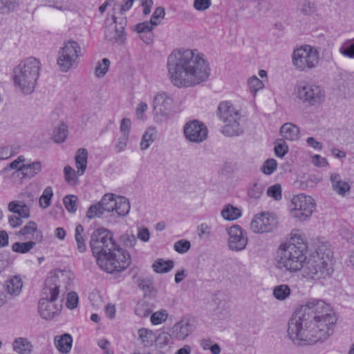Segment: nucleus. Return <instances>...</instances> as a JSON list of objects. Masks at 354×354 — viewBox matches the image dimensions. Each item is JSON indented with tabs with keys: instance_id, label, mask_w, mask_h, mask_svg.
<instances>
[{
	"instance_id": "51",
	"label": "nucleus",
	"mask_w": 354,
	"mask_h": 354,
	"mask_svg": "<svg viewBox=\"0 0 354 354\" xmlns=\"http://www.w3.org/2000/svg\"><path fill=\"white\" fill-rule=\"evenodd\" d=\"M120 240L127 248H133L137 241L136 236L132 234H124L120 236Z\"/></svg>"
},
{
	"instance_id": "37",
	"label": "nucleus",
	"mask_w": 354,
	"mask_h": 354,
	"mask_svg": "<svg viewBox=\"0 0 354 354\" xmlns=\"http://www.w3.org/2000/svg\"><path fill=\"white\" fill-rule=\"evenodd\" d=\"M36 243L35 241H28L25 243L16 242L12 245V250L15 252L25 254L32 249Z\"/></svg>"
},
{
	"instance_id": "44",
	"label": "nucleus",
	"mask_w": 354,
	"mask_h": 354,
	"mask_svg": "<svg viewBox=\"0 0 354 354\" xmlns=\"http://www.w3.org/2000/svg\"><path fill=\"white\" fill-rule=\"evenodd\" d=\"M65 180L70 185H73L77 183L76 172L71 166H66L64 168Z\"/></svg>"
},
{
	"instance_id": "25",
	"label": "nucleus",
	"mask_w": 354,
	"mask_h": 354,
	"mask_svg": "<svg viewBox=\"0 0 354 354\" xmlns=\"http://www.w3.org/2000/svg\"><path fill=\"white\" fill-rule=\"evenodd\" d=\"M330 181L333 189L339 195H344V194L350 189L348 183L342 180L338 174H332L330 176Z\"/></svg>"
},
{
	"instance_id": "28",
	"label": "nucleus",
	"mask_w": 354,
	"mask_h": 354,
	"mask_svg": "<svg viewBox=\"0 0 354 354\" xmlns=\"http://www.w3.org/2000/svg\"><path fill=\"white\" fill-rule=\"evenodd\" d=\"M221 216L225 220H236L241 216V211L231 204L226 205L221 211Z\"/></svg>"
},
{
	"instance_id": "22",
	"label": "nucleus",
	"mask_w": 354,
	"mask_h": 354,
	"mask_svg": "<svg viewBox=\"0 0 354 354\" xmlns=\"http://www.w3.org/2000/svg\"><path fill=\"white\" fill-rule=\"evenodd\" d=\"M32 348V343L25 337L16 338L12 342V348L18 354H30Z\"/></svg>"
},
{
	"instance_id": "7",
	"label": "nucleus",
	"mask_w": 354,
	"mask_h": 354,
	"mask_svg": "<svg viewBox=\"0 0 354 354\" xmlns=\"http://www.w3.org/2000/svg\"><path fill=\"white\" fill-rule=\"evenodd\" d=\"M333 254L330 250L319 247L316 254L307 261L304 271L306 275L315 280L330 277L333 272Z\"/></svg>"
},
{
	"instance_id": "52",
	"label": "nucleus",
	"mask_w": 354,
	"mask_h": 354,
	"mask_svg": "<svg viewBox=\"0 0 354 354\" xmlns=\"http://www.w3.org/2000/svg\"><path fill=\"white\" fill-rule=\"evenodd\" d=\"M155 26L152 25L150 21H146L142 23L138 24L136 30L139 33H149Z\"/></svg>"
},
{
	"instance_id": "16",
	"label": "nucleus",
	"mask_w": 354,
	"mask_h": 354,
	"mask_svg": "<svg viewBox=\"0 0 354 354\" xmlns=\"http://www.w3.org/2000/svg\"><path fill=\"white\" fill-rule=\"evenodd\" d=\"M184 134L189 141L200 143L207 138V129L203 123L194 120L186 123Z\"/></svg>"
},
{
	"instance_id": "18",
	"label": "nucleus",
	"mask_w": 354,
	"mask_h": 354,
	"mask_svg": "<svg viewBox=\"0 0 354 354\" xmlns=\"http://www.w3.org/2000/svg\"><path fill=\"white\" fill-rule=\"evenodd\" d=\"M59 280L57 275L48 277L45 281L40 299L56 302L59 295Z\"/></svg>"
},
{
	"instance_id": "59",
	"label": "nucleus",
	"mask_w": 354,
	"mask_h": 354,
	"mask_svg": "<svg viewBox=\"0 0 354 354\" xmlns=\"http://www.w3.org/2000/svg\"><path fill=\"white\" fill-rule=\"evenodd\" d=\"M131 120L129 118H124L120 123V131L123 136H129L131 129Z\"/></svg>"
},
{
	"instance_id": "34",
	"label": "nucleus",
	"mask_w": 354,
	"mask_h": 354,
	"mask_svg": "<svg viewBox=\"0 0 354 354\" xmlns=\"http://www.w3.org/2000/svg\"><path fill=\"white\" fill-rule=\"evenodd\" d=\"M138 335L145 346H151L156 338L152 330L144 328L138 330Z\"/></svg>"
},
{
	"instance_id": "1",
	"label": "nucleus",
	"mask_w": 354,
	"mask_h": 354,
	"mask_svg": "<svg viewBox=\"0 0 354 354\" xmlns=\"http://www.w3.org/2000/svg\"><path fill=\"white\" fill-rule=\"evenodd\" d=\"M167 66L171 83L178 88L198 85L210 75L207 61L196 50H174L167 58Z\"/></svg>"
},
{
	"instance_id": "21",
	"label": "nucleus",
	"mask_w": 354,
	"mask_h": 354,
	"mask_svg": "<svg viewBox=\"0 0 354 354\" xmlns=\"http://www.w3.org/2000/svg\"><path fill=\"white\" fill-rule=\"evenodd\" d=\"M41 169V164L39 161L34 162L31 164L22 165L17 172L21 174L22 178H30L37 174Z\"/></svg>"
},
{
	"instance_id": "3",
	"label": "nucleus",
	"mask_w": 354,
	"mask_h": 354,
	"mask_svg": "<svg viewBox=\"0 0 354 354\" xmlns=\"http://www.w3.org/2000/svg\"><path fill=\"white\" fill-rule=\"evenodd\" d=\"M328 330L320 329L314 325L309 313L301 306L296 310L288 322V335L299 345L314 344L327 339Z\"/></svg>"
},
{
	"instance_id": "12",
	"label": "nucleus",
	"mask_w": 354,
	"mask_h": 354,
	"mask_svg": "<svg viewBox=\"0 0 354 354\" xmlns=\"http://www.w3.org/2000/svg\"><path fill=\"white\" fill-rule=\"evenodd\" d=\"M291 214L299 220H306L311 216L315 209V203L310 196L300 194L295 196L292 201Z\"/></svg>"
},
{
	"instance_id": "6",
	"label": "nucleus",
	"mask_w": 354,
	"mask_h": 354,
	"mask_svg": "<svg viewBox=\"0 0 354 354\" xmlns=\"http://www.w3.org/2000/svg\"><path fill=\"white\" fill-rule=\"evenodd\" d=\"M302 307L306 313H309L310 319L317 328L324 330V332L328 330L327 338L333 333V326L337 322V317L330 305L319 300Z\"/></svg>"
},
{
	"instance_id": "4",
	"label": "nucleus",
	"mask_w": 354,
	"mask_h": 354,
	"mask_svg": "<svg viewBox=\"0 0 354 354\" xmlns=\"http://www.w3.org/2000/svg\"><path fill=\"white\" fill-rule=\"evenodd\" d=\"M41 69L40 61L28 57L13 69V80L16 88L25 95L31 94L35 88Z\"/></svg>"
},
{
	"instance_id": "8",
	"label": "nucleus",
	"mask_w": 354,
	"mask_h": 354,
	"mask_svg": "<svg viewBox=\"0 0 354 354\" xmlns=\"http://www.w3.org/2000/svg\"><path fill=\"white\" fill-rule=\"evenodd\" d=\"M218 115L225 124L222 128V133L227 136H236L243 133L240 127V114L229 102L219 104Z\"/></svg>"
},
{
	"instance_id": "50",
	"label": "nucleus",
	"mask_w": 354,
	"mask_h": 354,
	"mask_svg": "<svg viewBox=\"0 0 354 354\" xmlns=\"http://www.w3.org/2000/svg\"><path fill=\"white\" fill-rule=\"evenodd\" d=\"M268 196L272 197L276 201L281 198V187L279 184H275L269 187L267 189Z\"/></svg>"
},
{
	"instance_id": "61",
	"label": "nucleus",
	"mask_w": 354,
	"mask_h": 354,
	"mask_svg": "<svg viewBox=\"0 0 354 354\" xmlns=\"http://www.w3.org/2000/svg\"><path fill=\"white\" fill-rule=\"evenodd\" d=\"M2 6L7 8L8 11L15 10L18 6L16 0H0Z\"/></svg>"
},
{
	"instance_id": "15",
	"label": "nucleus",
	"mask_w": 354,
	"mask_h": 354,
	"mask_svg": "<svg viewBox=\"0 0 354 354\" xmlns=\"http://www.w3.org/2000/svg\"><path fill=\"white\" fill-rule=\"evenodd\" d=\"M115 205V195L113 194H106L100 201L90 206L86 212V216L90 219L100 217L104 212H113Z\"/></svg>"
},
{
	"instance_id": "56",
	"label": "nucleus",
	"mask_w": 354,
	"mask_h": 354,
	"mask_svg": "<svg viewBox=\"0 0 354 354\" xmlns=\"http://www.w3.org/2000/svg\"><path fill=\"white\" fill-rule=\"evenodd\" d=\"M12 261L9 259L8 252L0 253V273L12 264Z\"/></svg>"
},
{
	"instance_id": "47",
	"label": "nucleus",
	"mask_w": 354,
	"mask_h": 354,
	"mask_svg": "<svg viewBox=\"0 0 354 354\" xmlns=\"http://www.w3.org/2000/svg\"><path fill=\"white\" fill-rule=\"evenodd\" d=\"M167 311L162 310L153 313L151 316V322L153 325H158L165 322L167 318Z\"/></svg>"
},
{
	"instance_id": "42",
	"label": "nucleus",
	"mask_w": 354,
	"mask_h": 354,
	"mask_svg": "<svg viewBox=\"0 0 354 354\" xmlns=\"http://www.w3.org/2000/svg\"><path fill=\"white\" fill-rule=\"evenodd\" d=\"M277 167V162L276 160L273 158L267 159L263 164L261 170L266 175L272 174Z\"/></svg>"
},
{
	"instance_id": "43",
	"label": "nucleus",
	"mask_w": 354,
	"mask_h": 354,
	"mask_svg": "<svg viewBox=\"0 0 354 354\" xmlns=\"http://www.w3.org/2000/svg\"><path fill=\"white\" fill-rule=\"evenodd\" d=\"M110 65V61L107 58H104L102 59L101 62H98L97 65L95 68V75L98 77H104L106 73L108 68Z\"/></svg>"
},
{
	"instance_id": "31",
	"label": "nucleus",
	"mask_w": 354,
	"mask_h": 354,
	"mask_svg": "<svg viewBox=\"0 0 354 354\" xmlns=\"http://www.w3.org/2000/svg\"><path fill=\"white\" fill-rule=\"evenodd\" d=\"M119 216L127 215L130 210V203L129 200L124 196H119L116 201L115 207L114 209Z\"/></svg>"
},
{
	"instance_id": "55",
	"label": "nucleus",
	"mask_w": 354,
	"mask_h": 354,
	"mask_svg": "<svg viewBox=\"0 0 354 354\" xmlns=\"http://www.w3.org/2000/svg\"><path fill=\"white\" fill-rule=\"evenodd\" d=\"M78 296L75 292H70L67 295L66 306L70 309H74L77 306Z\"/></svg>"
},
{
	"instance_id": "57",
	"label": "nucleus",
	"mask_w": 354,
	"mask_h": 354,
	"mask_svg": "<svg viewBox=\"0 0 354 354\" xmlns=\"http://www.w3.org/2000/svg\"><path fill=\"white\" fill-rule=\"evenodd\" d=\"M37 230V224L34 221H29L23 228L19 231L21 235L30 234Z\"/></svg>"
},
{
	"instance_id": "46",
	"label": "nucleus",
	"mask_w": 354,
	"mask_h": 354,
	"mask_svg": "<svg viewBox=\"0 0 354 354\" xmlns=\"http://www.w3.org/2000/svg\"><path fill=\"white\" fill-rule=\"evenodd\" d=\"M135 313L141 317H147L152 313V310L149 308L147 304L139 302L136 306Z\"/></svg>"
},
{
	"instance_id": "60",
	"label": "nucleus",
	"mask_w": 354,
	"mask_h": 354,
	"mask_svg": "<svg viewBox=\"0 0 354 354\" xmlns=\"http://www.w3.org/2000/svg\"><path fill=\"white\" fill-rule=\"evenodd\" d=\"M129 136L122 135L115 145V148L118 152H120L124 149L127 146Z\"/></svg>"
},
{
	"instance_id": "48",
	"label": "nucleus",
	"mask_w": 354,
	"mask_h": 354,
	"mask_svg": "<svg viewBox=\"0 0 354 354\" xmlns=\"http://www.w3.org/2000/svg\"><path fill=\"white\" fill-rule=\"evenodd\" d=\"M165 12L164 8L163 7H158L155 10V11L153 12V13L151 17L150 21H151V24L155 26H158L160 23V19H163L165 17Z\"/></svg>"
},
{
	"instance_id": "27",
	"label": "nucleus",
	"mask_w": 354,
	"mask_h": 354,
	"mask_svg": "<svg viewBox=\"0 0 354 354\" xmlns=\"http://www.w3.org/2000/svg\"><path fill=\"white\" fill-rule=\"evenodd\" d=\"M84 232V227L80 224L77 225L75 231V239L77 243V249L81 253L86 252L87 250Z\"/></svg>"
},
{
	"instance_id": "20",
	"label": "nucleus",
	"mask_w": 354,
	"mask_h": 354,
	"mask_svg": "<svg viewBox=\"0 0 354 354\" xmlns=\"http://www.w3.org/2000/svg\"><path fill=\"white\" fill-rule=\"evenodd\" d=\"M192 325L188 321H180L174 324L172 328L173 335L179 340H184L191 333Z\"/></svg>"
},
{
	"instance_id": "33",
	"label": "nucleus",
	"mask_w": 354,
	"mask_h": 354,
	"mask_svg": "<svg viewBox=\"0 0 354 354\" xmlns=\"http://www.w3.org/2000/svg\"><path fill=\"white\" fill-rule=\"evenodd\" d=\"M68 136V127L64 124H61L55 127L53 133V138L57 143L64 142Z\"/></svg>"
},
{
	"instance_id": "41",
	"label": "nucleus",
	"mask_w": 354,
	"mask_h": 354,
	"mask_svg": "<svg viewBox=\"0 0 354 354\" xmlns=\"http://www.w3.org/2000/svg\"><path fill=\"white\" fill-rule=\"evenodd\" d=\"M274 153L277 157L283 158L288 152V146L282 140H277L274 143Z\"/></svg>"
},
{
	"instance_id": "5",
	"label": "nucleus",
	"mask_w": 354,
	"mask_h": 354,
	"mask_svg": "<svg viewBox=\"0 0 354 354\" xmlns=\"http://www.w3.org/2000/svg\"><path fill=\"white\" fill-rule=\"evenodd\" d=\"M306 251L307 246L304 243L281 244L277 250V267L290 272L300 270L306 260Z\"/></svg>"
},
{
	"instance_id": "58",
	"label": "nucleus",
	"mask_w": 354,
	"mask_h": 354,
	"mask_svg": "<svg viewBox=\"0 0 354 354\" xmlns=\"http://www.w3.org/2000/svg\"><path fill=\"white\" fill-rule=\"evenodd\" d=\"M211 6V0H194V8L196 10L203 11L209 8Z\"/></svg>"
},
{
	"instance_id": "14",
	"label": "nucleus",
	"mask_w": 354,
	"mask_h": 354,
	"mask_svg": "<svg viewBox=\"0 0 354 354\" xmlns=\"http://www.w3.org/2000/svg\"><path fill=\"white\" fill-rule=\"evenodd\" d=\"M153 105L154 112L165 120L174 112L175 106L174 99L165 92L158 93L154 96Z\"/></svg>"
},
{
	"instance_id": "63",
	"label": "nucleus",
	"mask_w": 354,
	"mask_h": 354,
	"mask_svg": "<svg viewBox=\"0 0 354 354\" xmlns=\"http://www.w3.org/2000/svg\"><path fill=\"white\" fill-rule=\"evenodd\" d=\"M312 161L317 167H325L328 165L326 159L321 157L319 155L314 156Z\"/></svg>"
},
{
	"instance_id": "32",
	"label": "nucleus",
	"mask_w": 354,
	"mask_h": 354,
	"mask_svg": "<svg viewBox=\"0 0 354 354\" xmlns=\"http://www.w3.org/2000/svg\"><path fill=\"white\" fill-rule=\"evenodd\" d=\"M156 131L154 128H149L143 134L140 144V149L145 150L149 147L155 140Z\"/></svg>"
},
{
	"instance_id": "26",
	"label": "nucleus",
	"mask_w": 354,
	"mask_h": 354,
	"mask_svg": "<svg viewBox=\"0 0 354 354\" xmlns=\"http://www.w3.org/2000/svg\"><path fill=\"white\" fill-rule=\"evenodd\" d=\"M88 152L86 149H79L75 156V165L77 169V174L83 175L87 165Z\"/></svg>"
},
{
	"instance_id": "29",
	"label": "nucleus",
	"mask_w": 354,
	"mask_h": 354,
	"mask_svg": "<svg viewBox=\"0 0 354 354\" xmlns=\"http://www.w3.org/2000/svg\"><path fill=\"white\" fill-rule=\"evenodd\" d=\"M174 261L172 260L165 261L162 259H158L153 263V270L158 273L168 272L174 268Z\"/></svg>"
},
{
	"instance_id": "64",
	"label": "nucleus",
	"mask_w": 354,
	"mask_h": 354,
	"mask_svg": "<svg viewBox=\"0 0 354 354\" xmlns=\"http://www.w3.org/2000/svg\"><path fill=\"white\" fill-rule=\"evenodd\" d=\"M156 339L160 344L167 345L171 339V335L167 333H161Z\"/></svg>"
},
{
	"instance_id": "9",
	"label": "nucleus",
	"mask_w": 354,
	"mask_h": 354,
	"mask_svg": "<svg viewBox=\"0 0 354 354\" xmlns=\"http://www.w3.org/2000/svg\"><path fill=\"white\" fill-rule=\"evenodd\" d=\"M319 52L316 48L306 45L295 49L292 55L294 66L300 71L313 69L319 63Z\"/></svg>"
},
{
	"instance_id": "39",
	"label": "nucleus",
	"mask_w": 354,
	"mask_h": 354,
	"mask_svg": "<svg viewBox=\"0 0 354 354\" xmlns=\"http://www.w3.org/2000/svg\"><path fill=\"white\" fill-rule=\"evenodd\" d=\"M77 197L75 195L66 196L63 199V203L66 210L71 213L76 212L77 208Z\"/></svg>"
},
{
	"instance_id": "23",
	"label": "nucleus",
	"mask_w": 354,
	"mask_h": 354,
	"mask_svg": "<svg viewBox=\"0 0 354 354\" xmlns=\"http://www.w3.org/2000/svg\"><path fill=\"white\" fill-rule=\"evenodd\" d=\"M73 339L71 335L65 333L55 337V344L57 350L62 353H68L72 347Z\"/></svg>"
},
{
	"instance_id": "40",
	"label": "nucleus",
	"mask_w": 354,
	"mask_h": 354,
	"mask_svg": "<svg viewBox=\"0 0 354 354\" xmlns=\"http://www.w3.org/2000/svg\"><path fill=\"white\" fill-rule=\"evenodd\" d=\"M339 53L345 57L354 59V39L345 42L340 47Z\"/></svg>"
},
{
	"instance_id": "53",
	"label": "nucleus",
	"mask_w": 354,
	"mask_h": 354,
	"mask_svg": "<svg viewBox=\"0 0 354 354\" xmlns=\"http://www.w3.org/2000/svg\"><path fill=\"white\" fill-rule=\"evenodd\" d=\"M138 286L145 293H151L153 289V283L150 279H140L138 280Z\"/></svg>"
},
{
	"instance_id": "10",
	"label": "nucleus",
	"mask_w": 354,
	"mask_h": 354,
	"mask_svg": "<svg viewBox=\"0 0 354 354\" xmlns=\"http://www.w3.org/2000/svg\"><path fill=\"white\" fill-rule=\"evenodd\" d=\"M81 52V47L73 40H68L64 44L58 52L57 63L63 72H67L71 68L77 65V58Z\"/></svg>"
},
{
	"instance_id": "2",
	"label": "nucleus",
	"mask_w": 354,
	"mask_h": 354,
	"mask_svg": "<svg viewBox=\"0 0 354 354\" xmlns=\"http://www.w3.org/2000/svg\"><path fill=\"white\" fill-rule=\"evenodd\" d=\"M113 233L103 227L95 229L91 234L89 245L97 264L104 271L114 274L129 267L131 256L113 240Z\"/></svg>"
},
{
	"instance_id": "35",
	"label": "nucleus",
	"mask_w": 354,
	"mask_h": 354,
	"mask_svg": "<svg viewBox=\"0 0 354 354\" xmlns=\"http://www.w3.org/2000/svg\"><path fill=\"white\" fill-rule=\"evenodd\" d=\"M290 294V289L288 285L281 284L277 286L273 289V295L278 300L286 299Z\"/></svg>"
},
{
	"instance_id": "54",
	"label": "nucleus",
	"mask_w": 354,
	"mask_h": 354,
	"mask_svg": "<svg viewBox=\"0 0 354 354\" xmlns=\"http://www.w3.org/2000/svg\"><path fill=\"white\" fill-rule=\"evenodd\" d=\"M197 234L200 239H207L210 235V227L207 223H201L197 227Z\"/></svg>"
},
{
	"instance_id": "45",
	"label": "nucleus",
	"mask_w": 354,
	"mask_h": 354,
	"mask_svg": "<svg viewBox=\"0 0 354 354\" xmlns=\"http://www.w3.org/2000/svg\"><path fill=\"white\" fill-rule=\"evenodd\" d=\"M190 242L185 239H181L176 241L174 245V250L180 254H184L187 252L190 249Z\"/></svg>"
},
{
	"instance_id": "30",
	"label": "nucleus",
	"mask_w": 354,
	"mask_h": 354,
	"mask_svg": "<svg viewBox=\"0 0 354 354\" xmlns=\"http://www.w3.org/2000/svg\"><path fill=\"white\" fill-rule=\"evenodd\" d=\"M22 288V282L19 277H14L6 283V290L8 293L14 295H18Z\"/></svg>"
},
{
	"instance_id": "13",
	"label": "nucleus",
	"mask_w": 354,
	"mask_h": 354,
	"mask_svg": "<svg viewBox=\"0 0 354 354\" xmlns=\"http://www.w3.org/2000/svg\"><path fill=\"white\" fill-rule=\"evenodd\" d=\"M277 221L276 216L268 212H262L254 216L250 223V228L254 233L272 232L276 228Z\"/></svg>"
},
{
	"instance_id": "24",
	"label": "nucleus",
	"mask_w": 354,
	"mask_h": 354,
	"mask_svg": "<svg viewBox=\"0 0 354 354\" xmlns=\"http://www.w3.org/2000/svg\"><path fill=\"white\" fill-rule=\"evenodd\" d=\"M281 136L288 140H296L299 138V129L292 123H285L280 128Z\"/></svg>"
},
{
	"instance_id": "19",
	"label": "nucleus",
	"mask_w": 354,
	"mask_h": 354,
	"mask_svg": "<svg viewBox=\"0 0 354 354\" xmlns=\"http://www.w3.org/2000/svg\"><path fill=\"white\" fill-rule=\"evenodd\" d=\"M62 304H57L53 301H48L40 299L39 301V312L40 316L45 319H52L56 315H58L62 309Z\"/></svg>"
},
{
	"instance_id": "17",
	"label": "nucleus",
	"mask_w": 354,
	"mask_h": 354,
	"mask_svg": "<svg viewBox=\"0 0 354 354\" xmlns=\"http://www.w3.org/2000/svg\"><path fill=\"white\" fill-rule=\"evenodd\" d=\"M229 239L228 246L230 250L234 251L243 250L247 243L248 238L244 234L243 230L239 225H234L227 230Z\"/></svg>"
},
{
	"instance_id": "11",
	"label": "nucleus",
	"mask_w": 354,
	"mask_h": 354,
	"mask_svg": "<svg viewBox=\"0 0 354 354\" xmlns=\"http://www.w3.org/2000/svg\"><path fill=\"white\" fill-rule=\"evenodd\" d=\"M296 90L297 97L311 106L319 104L324 100V91L316 84L300 82L297 84Z\"/></svg>"
},
{
	"instance_id": "62",
	"label": "nucleus",
	"mask_w": 354,
	"mask_h": 354,
	"mask_svg": "<svg viewBox=\"0 0 354 354\" xmlns=\"http://www.w3.org/2000/svg\"><path fill=\"white\" fill-rule=\"evenodd\" d=\"M149 230L146 227L140 229L138 230V233L137 235L138 239H139L140 241L143 242H147L149 239Z\"/></svg>"
},
{
	"instance_id": "38",
	"label": "nucleus",
	"mask_w": 354,
	"mask_h": 354,
	"mask_svg": "<svg viewBox=\"0 0 354 354\" xmlns=\"http://www.w3.org/2000/svg\"><path fill=\"white\" fill-rule=\"evenodd\" d=\"M53 196V192L51 187H46L39 198V206L44 209L50 206Z\"/></svg>"
},
{
	"instance_id": "49",
	"label": "nucleus",
	"mask_w": 354,
	"mask_h": 354,
	"mask_svg": "<svg viewBox=\"0 0 354 354\" xmlns=\"http://www.w3.org/2000/svg\"><path fill=\"white\" fill-rule=\"evenodd\" d=\"M248 86L251 92L256 93L257 91L263 87V83L256 76L249 78L248 81Z\"/></svg>"
},
{
	"instance_id": "36",
	"label": "nucleus",
	"mask_w": 354,
	"mask_h": 354,
	"mask_svg": "<svg viewBox=\"0 0 354 354\" xmlns=\"http://www.w3.org/2000/svg\"><path fill=\"white\" fill-rule=\"evenodd\" d=\"M265 186L259 183H253L248 189V196L254 199H258L263 194Z\"/></svg>"
}]
</instances>
